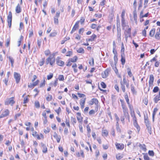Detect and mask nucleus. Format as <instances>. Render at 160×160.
Masks as SVG:
<instances>
[{"label": "nucleus", "mask_w": 160, "mask_h": 160, "mask_svg": "<svg viewBox=\"0 0 160 160\" xmlns=\"http://www.w3.org/2000/svg\"><path fill=\"white\" fill-rule=\"evenodd\" d=\"M78 59L77 56H74L72 58H69L68 59L66 63V66L68 67H70L72 66V68L73 69V72L75 73H78V69L81 70L83 69V67L82 64H79L78 65L76 62Z\"/></svg>", "instance_id": "1"}, {"label": "nucleus", "mask_w": 160, "mask_h": 160, "mask_svg": "<svg viewBox=\"0 0 160 160\" xmlns=\"http://www.w3.org/2000/svg\"><path fill=\"white\" fill-rule=\"evenodd\" d=\"M121 106L122 109L123 115L120 117V120L122 123H124L125 119H127L128 122L130 121V117L128 113V109L123 99H120Z\"/></svg>", "instance_id": "2"}, {"label": "nucleus", "mask_w": 160, "mask_h": 160, "mask_svg": "<svg viewBox=\"0 0 160 160\" xmlns=\"http://www.w3.org/2000/svg\"><path fill=\"white\" fill-rule=\"evenodd\" d=\"M55 53H53L51 55L49 56L46 59L45 64L47 65H49L51 67H53L55 64L56 58Z\"/></svg>", "instance_id": "3"}, {"label": "nucleus", "mask_w": 160, "mask_h": 160, "mask_svg": "<svg viewBox=\"0 0 160 160\" xmlns=\"http://www.w3.org/2000/svg\"><path fill=\"white\" fill-rule=\"evenodd\" d=\"M150 20L149 19L146 20L143 23V25L146 26L141 32V34L142 36L146 37H147V30H148L150 25Z\"/></svg>", "instance_id": "4"}, {"label": "nucleus", "mask_w": 160, "mask_h": 160, "mask_svg": "<svg viewBox=\"0 0 160 160\" xmlns=\"http://www.w3.org/2000/svg\"><path fill=\"white\" fill-rule=\"evenodd\" d=\"M51 112V110L49 108H47L46 110L43 111L42 112V115L43 117L42 121L43 124H46L48 122V116L46 113L49 114Z\"/></svg>", "instance_id": "5"}, {"label": "nucleus", "mask_w": 160, "mask_h": 160, "mask_svg": "<svg viewBox=\"0 0 160 160\" xmlns=\"http://www.w3.org/2000/svg\"><path fill=\"white\" fill-rule=\"evenodd\" d=\"M10 113V111L8 109L2 108L0 111V119L8 117Z\"/></svg>", "instance_id": "6"}, {"label": "nucleus", "mask_w": 160, "mask_h": 160, "mask_svg": "<svg viewBox=\"0 0 160 160\" xmlns=\"http://www.w3.org/2000/svg\"><path fill=\"white\" fill-rule=\"evenodd\" d=\"M144 123L145 124L148 132L151 135L152 134L150 122L149 121L148 115L144 116Z\"/></svg>", "instance_id": "7"}, {"label": "nucleus", "mask_w": 160, "mask_h": 160, "mask_svg": "<svg viewBox=\"0 0 160 160\" xmlns=\"http://www.w3.org/2000/svg\"><path fill=\"white\" fill-rule=\"evenodd\" d=\"M32 135L37 140H43L44 138V135L43 133H38L34 130L32 132Z\"/></svg>", "instance_id": "8"}, {"label": "nucleus", "mask_w": 160, "mask_h": 160, "mask_svg": "<svg viewBox=\"0 0 160 160\" xmlns=\"http://www.w3.org/2000/svg\"><path fill=\"white\" fill-rule=\"evenodd\" d=\"M15 103V97L14 96L7 98L4 102V104L5 105H10L11 106H13Z\"/></svg>", "instance_id": "9"}, {"label": "nucleus", "mask_w": 160, "mask_h": 160, "mask_svg": "<svg viewBox=\"0 0 160 160\" xmlns=\"http://www.w3.org/2000/svg\"><path fill=\"white\" fill-rule=\"evenodd\" d=\"M117 40L118 41L120 42L121 41V29L120 28V25L119 20L117 21Z\"/></svg>", "instance_id": "10"}, {"label": "nucleus", "mask_w": 160, "mask_h": 160, "mask_svg": "<svg viewBox=\"0 0 160 160\" xmlns=\"http://www.w3.org/2000/svg\"><path fill=\"white\" fill-rule=\"evenodd\" d=\"M126 13V10L123 9L122 10L121 14V26L122 28H124L126 26V21L125 19V14Z\"/></svg>", "instance_id": "11"}, {"label": "nucleus", "mask_w": 160, "mask_h": 160, "mask_svg": "<svg viewBox=\"0 0 160 160\" xmlns=\"http://www.w3.org/2000/svg\"><path fill=\"white\" fill-rule=\"evenodd\" d=\"M24 125L26 126L25 128L26 131H31L32 132L34 130V127L32 123L30 122L26 121L24 122Z\"/></svg>", "instance_id": "12"}, {"label": "nucleus", "mask_w": 160, "mask_h": 160, "mask_svg": "<svg viewBox=\"0 0 160 160\" xmlns=\"http://www.w3.org/2000/svg\"><path fill=\"white\" fill-rule=\"evenodd\" d=\"M154 77L153 75L151 74L150 75L148 81V91H149L150 89L152 88L153 86Z\"/></svg>", "instance_id": "13"}, {"label": "nucleus", "mask_w": 160, "mask_h": 160, "mask_svg": "<svg viewBox=\"0 0 160 160\" xmlns=\"http://www.w3.org/2000/svg\"><path fill=\"white\" fill-rule=\"evenodd\" d=\"M149 14H150L148 12L145 14H143V10H142L140 12L139 15V19L140 22H143L144 21L143 18L148 17Z\"/></svg>", "instance_id": "14"}, {"label": "nucleus", "mask_w": 160, "mask_h": 160, "mask_svg": "<svg viewBox=\"0 0 160 160\" xmlns=\"http://www.w3.org/2000/svg\"><path fill=\"white\" fill-rule=\"evenodd\" d=\"M156 29L155 28H152L149 31L148 35H147L148 38H155Z\"/></svg>", "instance_id": "15"}, {"label": "nucleus", "mask_w": 160, "mask_h": 160, "mask_svg": "<svg viewBox=\"0 0 160 160\" xmlns=\"http://www.w3.org/2000/svg\"><path fill=\"white\" fill-rule=\"evenodd\" d=\"M94 104L95 105V107L97 106L98 107H100V105H99V102L98 99L96 98H93L89 101L88 104L89 106H92Z\"/></svg>", "instance_id": "16"}, {"label": "nucleus", "mask_w": 160, "mask_h": 160, "mask_svg": "<svg viewBox=\"0 0 160 160\" xmlns=\"http://www.w3.org/2000/svg\"><path fill=\"white\" fill-rule=\"evenodd\" d=\"M56 61L57 65L59 66L62 67L65 64L64 62L62 60V58L60 56L57 57Z\"/></svg>", "instance_id": "17"}, {"label": "nucleus", "mask_w": 160, "mask_h": 160, "mask_svg": "<svg viewBox=\"0 0 160 160\" xmlns=\"http://www.w3.org/2000/svg\"><path fill=\"white\" fill-rule=\"evenodd\" d=\"M60 12L59 11L57 12L56 15L53 17V22L55 25H58L59 24V18L60 15Z\"/></svg>", "instance_id": "18"}, {"label": "nucleus", "mask_w": 160, "mask_h": 160, "mask_svg": "<svg viewBox=\"0 0 160 160\" xmlns=\"http://www.w3.org/2000/svg\"><path fill=\"white\" fill-rule=\"evenodd\" d=\"M116 149L119 150H122L126 147V145L121 143L116 142L115 144Z\"/></svg>", "instance_id": "19"}, {"label": "nucleus", "mask_w": 160, "mask_h": 160, "mask_svg": "<svg viewBox=\"0 0 160 160\" xmlns=\"http://www.w3.org/2000/svg\"><path fill=\"white\" fill-rule=\"evenodd\" d=\"M12 13L11 11H9L8 14L7 16V22L9 28H10L12 25Z\"/></svg>", "instance_id": "20"}, {"label": "nucleus", "mask_w": 160, "mask_h": 160, "mask_svg": "<svg viewBox=\"0 0 160 160\" xmlns=\"http://www.w3.org/2000/svg\"><path fill=\"white\" fill-rule=\"evenodd\" d=\"M67 52V50L65 48H63L61 51V53L63 54H65L66 57H70L73 54V52L72 50L68 51Z\"/></svg>", "instance_id": "21"}, {"label": "nucleus", "mask_w": 160, "mask_h": 160, "mask_svg": "<svg viewBox=\"0 0 160 160\" xmlns=\"http://www.w3.org/2000/svg\"><path fill=\"white\" fill-rule=\"evenodd\" d=\"M55 112H56V113L57 114V115H58V116H57L56 117V119H57V122H59L60 123L61 122V119L59 117H58V116H59L60 113L61 112L62 110L61 108L60 107H59L58 108V109H55L54 110Z\"/></svg>", "instance_id": "22"}, {"label": "nucleus", "mask_w": 160, "mask_h": 160, "mask_svg": "<svg viewBox=\"0 0 160 160\" xmlns=\"http://www.w3.org/2000/svg\"><path fill=\"white\" fill-rule=\"evenodd\" d=\"M13 76L16 82L18 83L20 82L21 77L20 73L15 72H14Z\"/></svg>", "instance_id": "23"}, {"label": "nucleus", "mask_w": 160, "mask_h": 160, "mask_svg": "<svg viewBox=\"0 0 160 160\" xmlns=\"http://www.w3.org/2000/svg\"><path fill=\"white\" fill-rule=\"evenodd\" d=\"M79 27V21H77L75 23L71 31L70 32V33L72 34L74 33L76 30H77Z\"/></svg>", "instance_id": "24"}, {"label": "nucleus", "mask_w": 160, "mask_h": 160, "mask_svg": "<svg viewBox=\"0 0 160 160\" xmlns=\"http://www.w3.org/2000/svg\"><path fill=\"white\" fill-rule=\"evenodd\" d=\"M101 26L100 25H98L97 24L92 23L90 26V28L93 29H96L97 32L99 31L100 29L101 28Z\"/></svg>", "instance_id": "25"}, {"label": "nucleus", "mask_w": 160, "mask_h": 160, "mask_svg": "<svg viewBox=\"0 0 160 160\" xmlns=\"http://www.w3.org/2000/svg\"><path fill=\"white\" fill-rule=\"evenodd\" d=\"M157 56H156L155 57L153 58L150 60V62H155L154 66L155 67H158L160 64V62L159 61H157Z\"/></svg>", "instance_id": "26"}, {"label": "nucleus", "mask_w": 160, "mask_h": 160, "mask_svg": "<svg viewBox=\"0 0 160 160\" xmlns=\"http://www.w3.org/2000/svg\"><path fill=\"white\" fill-rule=\"evenodd\" d=\"M53 137L56 140L57 143H59L60 142L61 138V136L60 135H59L58 133L56 132H54L53 134Z\"/></svg>", "instance_id": "27"}, {"label": "nucleus", "mask_w": 160, "mask_h": 160, "mask_svg": "<svg viewBox=\"0 0 160 160\" xmlns=\"http://www.w3.org/2000/svg\"><path fill=\"white\" fill-rule=\"evenodd\" d=\"M40 81L38 79H37L35 82L33 83H31L29 85H28V88L32 89L34 87L38 85Z\"/></svg>", "instance_id": "28"}, {"label": "nucleus", "mask_w": 160, "mask_h": 160, "mask_svg": "<svg viewBox=\"0 0 160 160\" xmlns=\"http://www.w3.org/2000/svg\"><path fill=\"white\" fill-rule=\"evenodd\" d=\"M110 71V70L109 69H107L105 70L104 71L102 72L101 74L102 78H105L107 77L109 74Z\"/></svg>", "instance_id": "29"}, {"label": "nucleus", "mask_w": 160, "mask_h": 160, "mask_svg": "<svg viewBox=\"0 0 160 160\" xmlns=\"http://www.w3.org/2000/svg\"><path fill=\"white\" fill-rule=\"evenodd\" d=\"M154 38L157 40H160V28H158L156 31Z\"/></svg>", "instance_id": "30"}, {"label": "nucleus", "mask_w": 160, "mask_h": 160, "mask_svg": "<svg viewBox=\"0 0 160 160\" xmlns=\"http://www.w3.org/2000/svg\"><path fill=\"white\" fill-rule=\"evenodd\" d=\"M26 94V93H25L22 96V97L23 98V103L24 104L28 103L29 101V97H30V95H28L25 97Z\"/></svg>", "instance_id": "31"}, {"label": "nucleus", "mask_w": 160, "mask_h": 160, "mask_svg": "<svg viewBox=\"0 0 160 160\" xmlns=\"http://www.w3.org/2000/svg\"><path fill=\"white\" fill-rule=\"evenodd\" d=\"M86 98H84L81 99L79 102V104L80 105L81 108L82 109L84 108L85 104Z\"/></svg>", "instance_id": "32"}, {"label": "nucleus", "mask_w": 160, "mask_h": 160, "mask_svg": "<svg viewBox=\"0 0 160 160\" xmlns=\"http://www.w3.org/2000/svg\"><path fill=\"white\" fill-rule=\"evenodd\" d=\"M97 37V35L94 33H93L89 38L86 39V41L87 42L93 41L96 39Z\"/></svg>", "instance_id": "33"}, {"label": "nucleus", "mask_w": 160, "mask_h": 160, "mask_svg": "<svg viewBox=\"0 0 160 160\" xmlns=\"http://www.w3.org/2000/svg\"><path fill=\"white\" fill-rule=\"evenodd\" d=\"M65 124L69 128L70 127V122L69 119H66L65 121V123L64 122H62L61 123V125L62 127H64L65 126Z\"/></svg>", "instance_id": "34"}, {"label": "nucleus", "mask_w": 160, "mask_h": 160, "mask_svg": "<svg viewBox=\"0 0 160 160\" xmlns=\"http://www.w3.org/2000/svg\"><path fill=\"white\" fill-rule=\"evenodd\" d=\"M77 118L79 122H81L83 120V117L81 116L80 112H78L76 113Z\"/></svg>", "instance_id": "35"}, {"label": "nucleus", "mask_w": 160, "mask_h": 160, "mask_svg": "<svg viewBox=\"0 0 160 160\" xmlns=\"http://www.w3.org/2000/svg\"><path fill=\"white\" fill-rule=\"evenodd\" d=\"M131 116L132 118L133 123L138 122L137 119L134 111H133V112H132Z\"/></svg>", "instance_id": "36"}, {"label": "nucleus", "mask_w": 160, "mask_h": 160, "mask_svg": "<svg viewBox=\"0 0 160 160\" xmlns=\"http://www.w3.org/2000/svg\"><path fill=\"white\" fill-rule=\"evenodd\" d=\"M100 108V107H98L97 106L95 107L94 110L91 109L89 112V114L90 115H91L94 114L96 112H97L98 111Z\"/></svg>", "instance_id": "37"}, {"label": "nucleus", "mask_w": 160, "mask_h": 160, "mask_svg": "<svg viewBox=\"0 0 160 160\" xmlns=\"http://www.w3.org/2000/svg\"><path fill=\"white\" fill-rule=\"evenodd\" d=\"M109 134L108 131L106 129H103L102 130V135L103 137H107Z\"/></svg>", "instance_id": "38"}, {"label": "nucleus", "mask_w": 160, "mask_h": 160, "mask_svg": "<svg viewBox=\"0 0 160 160\" xmlns=\"http://www.w3.org/2000/svg\"><path fill=\"white\" fill-rule=\"evenodd\" d=\"M76 156L78 157H79L81 156L83 158L84 157V152L82 150H80V152H76Z\"/></svg>", "instance_id": "39"}, {"label": "nucleus", "mask_w": 160, "mask_h": 160, "mask_svg": "<svg viewBox=\"0 0 160 160\" xmlns=\"http://www.w3.org/2000/svg\"><path fill=\"white\" fill-rule=\"evenodd\" d=\"M133 16L134 20L135 22V24H138L137 14L136 10H134L133 12Z\"/></svg>", "instance_id": "40"}, {"label": "nucleus", "mask_w": 160, "mask_h": 160, "mask_svg": "<svg viewBox=\"0 0 160 160\" xmlns=\"http://www.w3.org/2000/svg\"><path fill=\"white\" fill-rule=\"evenodd\" d=\"M41 146L42 148V152L43 153H46L48 152V148L46 145L43 143L41 142Z\"/></svg>", "instance_id": "41"}, {"label": "nucleus", "mask_w": 160, "mask_h": 160, "mask_svg": "<svg viewBox=\"0 0 160 160\" xmlns=\"http://www.w3.org/2000/svg\"><path fill=\"white\" fill-rule=\"evenodd\" d=\"M134 127L136 128L137 131L138 133H139L140 130L141 128L138 123V122L133 123Z\"/></svg>", "instance_id": "42"}, {"label": "nucleus", "mask_w": 160, "mask_h": 160, "mask_svg": "<svg viewBox=\"0 0 160 160\" xmlns=\"http://www.w3.org/2000/svg\"><path fill=\"white\" fill-rule=\"evenodd\" d=\"M15 11L17 13H20L21 12L22 10L20 5L19 4H18L16 6L15 8Z\"/></svg>", "instance_id": "43"}, {"label": "nucleus", "mask_w": 160, "mask_h": 160, "mask_svg": "<svg viewBox=\"0 0 160 160\" xmlns=\"http://www.w3.org/2000/svg\"><path fill=\"white\" fill-rule=\"evenodd\" d=\"M73 36L75 39L78 41L80 40L81 38L80 34L77 33H74Z\"/></svg>", "instance_id": "44"}, {"label": "nucleus", "mask_w": 160, "mask_h": 160, "mask_svg": "<svg viewBox=\"0 0 160 160\" xmlns=\"http://www.w3.org/2000/svg\"><path fill=\"white\" fill-rule=\"evenodd\" d=\"M45 62V58L43 57L38 62V64L39 66H42L44 64Z\"/></svg>", "instance_id": "45"}, {"label": "nucleus", "mask_w": 160, "mask_h": 160, "mask_svg": "<svg viewBox=\"0 0 160 160\" xmlns=\"http://www.w3.org/2000/svg\"><path fill=\"white\" fill-rule=\"evenodd\" d=\"M34 105L35 107L37 109H39L40 107V102L38 100H36L35 101Z\"/></svg>", "instance_id": "46"}, {"label": "nucleus", "mask_w": 160, "mask_h": 160, "mask_svg": "<svg viewBox=\"0 0 160 160\" xmlns=\"http://www.w3.org/2000/svg\"><path fill=\"white\" fill-rule=\"evenodd\" d=\"M140 149L143 151L145 152L146 151L147 149L145 145L144 144H140L139 146Z\"/></svg>", "instance_id": "47"}, {"label": "nucleus", "mask_w": 160, "mask_h": 160, "mask_svg": "<svg viewBox=\"0 0 160 160\" xmlns=\"http://www.w3.org/2000/svg\"><path fill=\"white\" fill-rule=\"evenodd\" d=\"M121 61L122 64V65H124L126 62L125 55H121Z\"/></svg>", "instance_id": "48"}, {"label": "nucleus", "mask_w": 160, "mask_h": 160, "mask_svg": "<svg viewBox=\"0 0 160 160\" xmlns=\"http://www.w3.org/2000/svg\"><path fill=\"white\" fill-rule=\"evenodd\" d=\"M160 100V97L159 95H157L153 98V101L155 103H157Z\"/></svg>", "instance_id": "49"}, {"label": "nucleus", "mask_w": 160, "mask_h": 160, "mask_svg": "<svg viewBox=\"0 0 160 160\" xmlns=\"http://www.w3.org/2000/svg\"><path fill=\"white\" fill-rule=\"evenodd\" d=\"M121 88L123 92H125L126 91V88L125 86L123 83L122 81L120 82Z\"/></svg>", "instance_id": "50"}, {"label": "nucleus", "mask_w": 160, "mask_h": 160, "mask_svg": "<svg viewBox=\"0 0 160 160\" xmlns=\"http://www.w3.org/2000/svg\"><path fill=\"white\" fill-rule=\"evenodd\" d=\"M9 61L10 62L11 66L12 67H13V64L14 63V59L11 56H9L8 57Z\"/></svg>", "instance_id": "51"}, {"label": "nucleus", "mask_w": 160, "mask_h": 160, "mask_svg": "<svg viewBox=\"0 0 160 160\" xmlns=\"http://www.w3.org/2000/svg\"><path fill=\"white\" fill-rule=\"evenodd\" d=\"M51 52L49 49H47L44 51V54L46 56L51 55Z\"/></svg>", "instance_id": "52"}, {"label": "nucleus", "mask_w": 160, "mask_h": 160, "mask_svg": "<svg viewBox=\"0 0 160 160\" xmlns=\"http://www.w3.org/2000/svg\"><path fill=\"white\" fill-rule=\"evenodd\" d=\"M123 155L120 153H118L116 155V158L117 160H119L122 158Z\"/></svg>", "instance_id": "53"}, {"label": "nucleus", "mask_w": 160, "mask_h": 160, "mask_svg": "<svg viewBox=\"0 0 160 160\" xmlns=\"http://www.w3.org/2000/svg\"><path fill=\"white\" fill-rule=\"evenodd\" d=\"M70 39V38L69 37H67V36L66 37L63 38V40H62L61 41V44H64L65 42L69 40Z\"/></svg>", "instance_id": "54"}, {"label": "nucleus", "mask_w": 160, "mask_h": 160, "mask_svg": "<svg viewBox=\"0 0 160 160\" xmlns=\"http://www.w3.org/2000/svg\"><path fill=\"white\" fill-rule=\"evenodd\" d=\"M125 48L123 43H122L121 44V55H125L124 54Z\"/></svg>", "instance_id": "55"}, {"label": "nucleus", "mask_w": 160, "mask_h": 160, "mask_svg": "<svg viewBox=\"0 0 160 160\" xmlns=\"http://www.w3.org/2000/svg\"><path fill=\"white\" fill-rule=\"evenodd\" d=\"M46 99L47 101L49 102L52 99V95L48 94L46 97Z\"/></svg>", "instance_id": "56"}, {"label": "nucleus", "mask_w": 160, "mask_h": 160, "mask_svg": "<svg viewBox=\"0 0 160 160\" xmlns=\"http://www.w3.org/2000/svg\"><path fill=\"white\" fill-rule=\"evenodd\" d=\"M23 40V37L22 35H21L19 39V41H18V46L19 47L21 45L22 41Z\"/></svg>", "instance_id": "57"}, {"label": "nucleus", "mask_w": 160, "mask_h": 160, "mask_svg": "<svg viewBox=\"0 0 160 160\" xmlns=\"http://www.w3.org/2000/svg\"><path fill=\"white\" fill-rule=\"evenodd\" d=\"M78 127L80 132L82 133L83 132V124L82 123V122H79L78 125Z\"/></svg>", "instance_id": "58"}, {"label": "nucleus", "mask_w": 160, "mask_h": 160, "mask_svg": "<svg viewBox=\"0 0 160 160\" xmlns=\"http://www.w3.org/2000/svg\"><path fill=\"white\" fill-rule=\"evenodd\" d=\"M50 128L49 127H47L46 128L44 129L43 132L45 134H47L50 132Z\"/></svg>", "instance_id": "59"}, {"label": "nucleus", "mask_w": 160, "mask_h": 160, "mask_svg": "<svg viewBox=\"0 0 160 160\" xmlns=\"http://www.w3.org/2000/svg\"><path fill=\"white\" fill-rule=\"evenodd\" d=\"M57 35V32L56 31H54L53 32L51 33L49 35V36L50 37H56Z\"/></svg>", "instance_id": "60"}, {"label": "nucleus", "mask_w": 160, "mask_h": 160, "mask_svg": "<svg viewBox=\"0 0 160 160\" xmlns=\"http://www.w3.org/2000/svg\"><path fill=\"white\" fill-rule=\"evenodd\" d=\"M158 110V109L157 108H155L153 110V112H152V118L153 119L155 116L156 114V113Z\"/></svg>", "instance_id": "61"}, {"label": "nucleus", "mask_w": 160, "mask_h": 160, "mask_svg": "<svg viewBox=\"0 0 160 160\" xmlns=\"http://www.w3.org/2000/svg\"><path fill=\"white\" fill-rule=\"evenodd\" d=\"M77 52L78 53H84V50L82 47H80L77 50Z\"/></svg>", "instance_id": "62"}, {"label": "nucleus", "mask_w": 160, "mask_h": 160, "mask_svg": "<svg viewBox=\"0 0 160 160\" xmlns=\"http://www.w3.org/2000/svg\"><path fill=\"white\" fill-rule=\"evenodd\" d=\"M125 32L126 33V35H128L129 37L131 36V28H129L127 30L125 31Z\"/></svg>", "instance_id": "63"}, {"label": "nucleus", "mask_w": 160, "mask_h": 160, "mask_svg": "<svg viewBox=\"0 0 160 160\" xmlns=\"http://www.w3.org/2000/svg\"><path fill=\"white\" fill-rule=\"evenodd\" d=\"M89 65L92 66L94 65V59L93 58H92L89 60Z\"/></svg>", "instance_id": "64"}]
</instances>
